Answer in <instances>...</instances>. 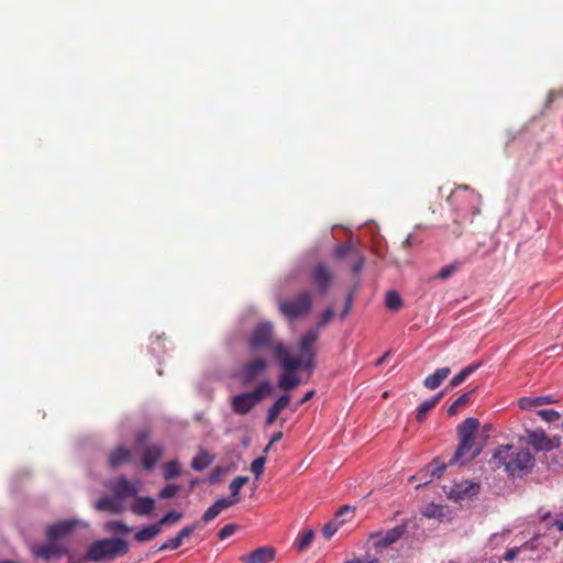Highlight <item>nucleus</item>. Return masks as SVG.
<instances>
[{"label": "nucleus", "instance_id": "nucleus-1", "mask_svg": "<svg viewBox=\"0 0 563 563\" xmlns=\"http://www.w3.org/2000/svg\"><path fill=\"white\" fill-rule=\"evenodd\" d=\"M489 465L493 470L505 467L509 476H525L529 474L536 465L534 455L529 449H517L514 445H499Z\"/></svg>", "mask_w": 563, "mask_h": 563}, {"label": "nucleus", "instance_id": "nucleus-2", "mask_svg": "<svg viewBox=\"0 0 563 563\" xmlns=\"http://www.w3.org/2000/svg\"><path fill=\"white\" fill-rule=\"evenodd\" d=\"M272 354L283 368V373L279 375L277 382L278 387L284 391L296 388L301 382L297 371H303V365L300 364L299 360H291L289 349L283 342H277L272 346Z\"/></svg>", "mask_w": 563, "mask_h": 563}, {"label": "nucleus", "instance_id": "nucleus-3", "mask_svg": "<svg viewBox=\"0 0 563 563\" xmlns=\"http://www.w3.org/2000/svg\"><path fill=\"white\" fill-rule=\"evenodd\" d=\"M128 552L129 543L123 538H103L93 541L88 547L84 560L88 562H111Z\"/></svg>", "mask_w": 563, "mask_h": 563}, {"label": "nucleus", "instance_id": "nucleus-4", "mask_svg": "<svg viewBox=\"0 0 563 563\" xmlns=\"http://www.w3.org/2000/svg\"><path fill=\"white\" fill-rule=\"evenodd\" d=\"M319 335L318 329H309L298 341L297 349L299 354L295 357L291 356V360H299L300 364L303 365V371L309 375L316 368L314 343L319 339Z\"/></svg>", "mask_w": 563, "mask_h": 563}, {"label": "nucleus", "instance_id": "nucleus-5", "mask_svg": "<svg viewBox=\"0 0 563 563\" xmlns=\"http://www.w3.org/2000/svg\"><path fill=\"white\" fill-rule=\"evenodd\" d=\"M312 306L311 295L308 291H302L294 298L280 301V312L290 321L309 313Z\"/></svg>", "mask_w": 563, "mask_h": 563}, {"label": "nucleus", "instance_id": "nucleus-6", "mask_svg": "<svg viewBox=\"0 0 563 563\" xmlns=\"http://www.w3.org/2000/svg\"><path fill=\"white\" fill-rule=\"evenodd\" d=\"M446 497L454 503H470L478 496L481 485L473 481H461L443 487Z\"/></svg>", "mask_w": 563, "mask_h": 563}, {"label": "nucleus", "instance_id": "nucleus-7", "mask_svg": "<svg viewBox=\"0 0 563 563\" xmlns=\"http://www.w3.org/2000/svg\"><path fill=\"white\" fill-rule=\"evenodd\" d=\"M277 342H273V324L271 322H262L254 329L249 344L252 351L269 350Z\"/></svg>", "mask_w": 563, "mask_h": 563}, {"label": "nucleus", "instance_id": "nucleus-8", "mask_svg": "<svg viewBox=\"0 0 563 563\" xmlns=\"http://www.w3.org/2000/svg\"><path fill=\"white\" fill-rule=\"evenodd\" d=\"M87 527L88 523L82 520L68 518L49 525L46 528V538L47 540H57V542H59L62 538L69 536L75 529Z\"/></svg>", "mask_w": 563, "mask_h": 563}, {"label": "nucleus", "instance_id": "nucleus-9", "mask_svg": "<svg viewBox=\"0 0 563 563\" xmlns=\"http://www.w3.org/2000/svg\"><path fill=\"white\" fill-rule=\"evenodd\" d=\"M31 552L36 559L49 561L69 553L66 544L57 542V540H48L47 543H35L31 547Z\"/></svg>", "mask_w": 563, "mask_h": 563}, {"label": "nucleus", "instance_id": "nucleus-10", "mask_svg": "<svg viewBox=\"0 0 563 563\" xmlns=\"http://www.w3.org/2000/svg\"><path fill=\"white\" fill-rule=\"evenodd\" d=\"M481 449L475 448V438L459 437V446L450 460L451 465H463L479 455Z\"/></svg>", "mask_w": 563, "mask_h": 563}, {"label": "nucleus", "instance_id": "nucleus-11", "mask_svg": "<svg viewBox=\"0 0 563 563\" xmlns=\"http://www.w3.org/2000/svg\"><path fill=\"white\" fill-rule=\"evenodd\" d=\"M527 442L537 452H549L560 446V438H549L544 430L536 429L527 432Z\"/></svg>", "mask_w": 563, "mask_h": 563}, {"label": "nucleus", "instance_id": "nucleus-12", "mask_svg": "<svg viewBox=\"0 0 563 563\" xmlns=\"http://www.w3.org/2000/svg\"><path fill=\"white\" fill-rule=\"evenodd\" d=\"M108 487L112 494L124 500L130 497H136L141 487V482L139 478L129 481L125 476H120L117 479L111 481Z\"/></svg>", "mask_w": 563, "mask_h": 563}, {"label": "nucleus", "instance_id": "nucleus-13", "mask_svg": "<svg viewBox=\"0 0 563 563\" xmlns=\"http://www.w3.org/2000/svg\"><path fill=\"white\" fill-rule=\"evenodd\" d=\"M405 532L406 525L401 523L394 527L393 529H389L386 532H374L369 536V538L373 542V545L376 549H384L397 542L404 536Z\"/></svg>", "mask_w": 563, "mask_h": 563}, {"label": "nucleus", "instance_id": "nucleus-14", "mask_svg": "<svg viewBox=\"0 0 563 563\" xmlns=\"http://www.w3.org/2000/svg\"><path fill=\"white\" fill-rule=\"evenodd\" d=\"M256 405V398L250 391L238 394L231 399L232 410L238 415L249 413Z\"/></svg>", "mask_w": 563, "mask_h": 563}, {"label": "nucleus", "instance_id": "nucleus-15", "mask_svg": "<svg viewBox=\"0 0 563 563\" xmlns=\"http://www.w3.org/2000/svg\"><path fill=\"white\" fill-rule=\"evenodd\" d=\"M274 559L275 550L272 547H260L240 558L243 563H269Z\"/></svg>", "mask_w": 563, "mask_h": 563}, {"label": "nucleus", "instance_id": "nucleus-16", "mask_svg": "<svg viewBox=\"0 0 563 563\" xmlns=\"http://www.w3.org/2000/svg\"><path fill=\"white\" fill-rule=\"evenodd\" d=\"M267 368L265 358H256L243 365L241 369V378L244 383L254 380L261 373Z\"/></svg>", "mask_w": 563, "mask_h": 563}, {"label": "nucleus", "instance_id": "nucleus-17", "mask_svg": "<svg viewBox=\"0 0 563 563\" xmlns=\"http://www.w3.org/2000/svg\"><path fill=\"white\" fill-rule=\"evenodd\" d=\"M239 501V498H219L213 505H211L202 515V521L205 523L210 522L217 518L222 510L234 506Z\"/></svg>", "mask_w": 563, "mask_h": 563}, {"label": "nucleus", "instance_id": "nucleus-18", "mask_svg": "<svg viewBox=\"0 0 563 563\" xmlns=\"http://www.w3.org/2000/svg\"><path fill=\"white\" fill-rule=\"evenodd\" d=\"M312 280L318 286L319 290L324 294L330 288L332 275L327 266L320 263L312 272Z\"/></svg>", "mask_w": 563, "mask_h": 563}, {"label": "nucleus", "instance_id": "nucleus-19", "mask_svg": "<svg viewBox=\"0 0 563 563\" xmlns=\"http://www.w3.org/2000/svg\"><path fill=\"white\" fill-rule=\"evenodd\" d=\"M96 507L98 510H106L112 514H121L125 509L123 506V499L114 494L100 498L97 501Z\"/></svg>", "mask_w": 563, "mask_h": 563}, {"label": "nucleus", "instance_id": "nucleus-20", "mask_svg": "<svg viewBox=\"0 0 563 563\" xmlns=\"http://www.w3.org/2000/svg\"><path fill=\"white\" fill-rule=\"evenodd\" d=\"M155 508V500L152 497H143L136 495L134 501L131 504L130 509L134 515L148 516Z\"/></svg>", "mask_w": 563, "mask_h": 563}, {"label": "nucleus", "instance_id": "nucleus-21", "mask_svg": "<svg viewBox=\"0 0 563 563\" xmlns=\"http://www.w3.org/2000/svg\"><path fill=\"white\" fill-rule=\"evenodd\" d=\"M559 400L553 395L537 396V397H522L519 399L518 405L522 410H530L534 407H541L549 404H556Z\"/></svg>", "mask_w": 563, "mask_h": 563}, {"label": "nucleus", "instance_id": "nucleus-22", "mask_svg": "<svg viewBox=\"0 0 563 563\" xmlns=\"http://www.w3.org/2000/svg\"><path fill=\"white\" fill-rule=\"evenodd\" d=\"M539 519L548 529L555 528L563 533V512L552 514L549 510H539Z\"/></svg>", "mask_w": 563, "mask_h": 563}, {"label": "nucleus", "instance_id": "nucleus-23", "mask_svg": "<svg viewBox=\"0 0 563 563\" xmlns=\"http://www.w3.org/2000/svg\"><path fill=\"white\" fill-rule=\"evenodd\" d=\"M163 449L159 445H150L147 446L142 455V464L143 467L147 471H151L158 460L162 457Z\"/></svg>", "mask_w": 563, "mask_h": 563}, {"label": "nucleus", "instance_id": "nucleus-24", "mask_svg": "<svg viewBox=\"0 0 563 563\" xmlns=\"http://www.w3.org/2000/svg\"><path fill=\"white\" fill-rule=\"evenodd\" d=\"M451 369L449 367H441L435 369L434 373L424 378L423 385L427 389H437L450 375Z\"/></svg>", "mask_w": 563, "mask_h": 563}, {"label": "nucleus", "instance_id": "nucleus-25", "mask_svg": "<svg viewBox=\"0 0 563 563\" xmlns=\"http://www.w3.org/2000/svg\"><path fill=\"white\" fill-rule=\"evenodd\" d=\"M289 400H290V396L288 394H285V395H282L267 410V416H266V424L271 426L273 424L279 412L282 410H284L288 404H289Z\"/></svg>", "mask_w": 563, "mask_h": 563}, {"label": "nucleus", "instance_id": "nucleus-26", "mask_svg": "<svg viewBox=\"0 0 563 563\" xmlns=\"http://www.w3.org/2000/svg\"><path fill=\"white\" fill-rule=\"evenodd\" d=\"M131 451L124 446L117 448L109 455V464L112 468H118L131 460Z\"/></svg>", "mask_w": 563, "mask_h": 563}, {"label": "nucleus", "instance_id": "nucleus-27", "mask_svg": "<svg viewBox=\"0 0 563 563\" xmlns=\"http://www.w3.org/2000/svg\"><path fill=\"white\" fill-rule=\"evenodd\" d=\"M162 532L159 525L152 523L150 526L143 527L134 534V540L137 542H147L153 540L156 536Z\"/></svg>", "mask_w": 563, "mask_h": 563}, {"label": "nucleus", "instance_id": "nucleus-28", "mask_svg": "<svg viewBox=\"0 0 563 563\" xmlns=\"http://www.w3.org/2000/svg\"><path fill=\"white\" fill-rule=\"evenodd\" d=\"M479 427V421L476 418H467L457 427L459 437L475 438V432Z\"/></svg>", "mask_w": 563, "mask_h": 563}, {"label": "nucleus", "instance_id": "nucleus-29", "mask_svg": "<svg viewBox=\"0 0 563 563\" xmlns=\"http://www.w3.org/2000/svg\"><path fill=\"white\" fill-rule=\"evenodd\" d=\"M441 397H442V393H439V394L434 395L433 397L423 400L419 405L418 411H417V417H416L418 422H422L424 420L427 412H429L432 408L435 407V405L439 402Z\"/></svg>", "mask_w": 563, "mask_h": 563}, {"label": "nucleus", "instance_id": "nucleus-30", "mask_svg": "<svg viewBox=\"0 0 563 563\" xmlns=\"http://www.w3.org/2000/svg\"><path fill=\"white\" fill-rule=\"evenodd\" d=\"M213 462V455L209 452L201 450L191 461V467L195 471L201 472L206 470Z\"/></svg>", "mask_w": 563, "mask_h": 563}, {"label": "nucleus", "instance_id": "nucleus-31", "mask_svg": "<svg viewBox=\"0 0 563 563\" xmlns=\"http://www.w3.org/2000/svg\"><path fill=\"white\" fill-rule=\"evenodd\" d=\"M481 365L482 363H476L464 367L451 379L450 385L452 387L460 386L470 375H472L477 368H479Z\"/></svg>", "mask_w": 563, "mask_h": 563}, {"label": "nucleus", "instance_id": "nucleus-32", "mask_svg": "<svg viewBox=\"0 0 563 563\" xmlns=\"http://www.w3.org/2000/svg\"><path fill=\"white\" fill-rule=\"evenodd\" d=\"M273 391H274V387H273L272 383L268 380H264V382L260 383L256 386V388L250 393L252 394V396L254 398H256V401L258 404L264 397L271 396L273 394Z\"/></svg>", "mask_w": 563, "mask_h": 563}, {"label": "nucleus", "instance_id": "nucleus-33", "mask_svg": "<svg viewBox=\"0 0 563 563\" xmlns=\"http://www.w3.org/2000/svg\"><path fill=\"white\" fill-rule=\"evenodd\" d=\"M104 530L113 534H126L132 531V527L119 520H111L104 523Z\"/></svg>", "mask_w": 563, "mask_h": 563}, {"label": "nucleus", "instance_id": "nucleus-34", "mask_svg": "<svg viewBox=\"0 0 563 563\" xmlns=\"http://www.w3.org/2000/svg\"><path fill=\"white\" fill-rule=\"evenodd\" d=\"M180 475V464L178 461H169L164 464L163 476L166 481L174 479Z\"/></svg>", "mask_w": 563, "mask_h": 563}, {"label": "nucleus", "instance_id": "nucleus-35", "mask_svg": "<svg viewBox=\"0 0 563 563\" xmlns=\"http://www.w3.org/2000/svg\"><path fill=\"white\" fill-rule=\"evenodd\" d=\"M385 305L389 310L396 311L402 306V299L397 291L389 290L385 296Z\"/></svg>", "mask_w": 563, "mask_h": 563}, {"label": "nucleus", "instance_id": "nucleus-36", "mask_svg": "<svg viewBox=\"0 0 563 563\" xmlns=\"http://www.w3.org/2000/svg\"><path fill=\"white\" fill-rule=\"evenodd\" d=\"M249 482L247 476H238L235 477L229 486L231 497L230 498H238L241 488Z\"/></svg>", "mask_w": 563, "mask_h": 563}, {"label": "nucleus", "instance_id": "nucleus-37", "mask_svg": "<svg viewBox=\"0 0 563 563\" xmlns=\"http://www.w3.org/2000/svg\"><path fill=\"white\" fill-rule=\"evenodd\" d=\"M334 317V309L332 307L327 308L320 319L317 321L316 325L311 329H318V333L320 334V330L327 325V323Z\"/></svg>", "mask_w": 563, "mask_h": 563}, {"label": "nucleus", "instance_id": "nucleus-38", "mask_svg": "<svg viewBox=\"0 0 563 563\" xmlns=\"http://www.w3.org/2000/svg\"><path fill=\"white\" fill-rule=\"evenodd\" d=\"M470 395L471 393H464L460 397H457L449 407L448 413L450 416H454L457 412L459 408L470 400Z\"/></svg>", "mask_w": 563, "mask_h": 563}, {"label": "nucleus", "instance_id": "nucleus-39", "mask_svg": "<svg viewBox=\"0 0 563 563\" xmlns=\"http://www.w3.org/2000/svg\"><path fill=\"white\" fill-rule=\"evenodd\" d=\"M183 517V514L176 510H172L163 516L156 523L159 525V528L164 525L175 523Z\"/></svg>", "mask_w": 563, "mask_h": 563}, {"label": "nucleus", "instance_id": "nucleus-40", "mask_svg": "<svg viewBox=\"0 0 563 563\" xmlns=\"http://www.w3.org/2000/svg\"><path fill=\"white\" fill-rule=\"evenodd\" d=\"M538 416L547 422H555L560 419L561 415L553 409H540L537 411Z\"/></svg>", "mask_w": 563, "mask_h": 563}, {"label": "nucleus", "instance_id": "nucleus-41", "mask_svg": "<svg viewBox=\"0 0 563 563\" xmlns=\"http://www.w3.org/2000/svg\"><path fill=\"white\" fill-rule=\"evenodd\" d=\"M355 252L354 245L352 243H341L334 247V256L338 258H342L346 256L350 252Z\"/></svg>", "mask_w": 563, "mask_h": 563}, {"label": "nucleus", "instance_id": "nucleus-42", "mask_svg": "<svg viewBox=\"0 0 563 563\" xmlns=\"http://www.w3.org/2000/svg\"><path fill=\"white\" fill-rule=\"evenodd\" d=\"M265 462L266 459L264 456H258L251 463V471L256 478L263 474Z\"/></svg>", "mask_w": 563, "mask_h": 563}, {"label": "nucleus", "instance_id": "nucleus-43", "mask_svg": "<svg viewBox=\"0 0 563 563\" xmlns=\"http://www.w3.org/2000/svg\"><path fill=\"white\" fill-rule=\"evenodd\" d=\"M179 486L176 484H168L159 492V498L169 499L177 495Z\"/></svg>", "mask_w": 563, "mask_h": 563}, {"label": "nucleus", "instance_id": "nucleus-44", "mask_svg": "<svg viewBox=\"0 0 563 563\" xmlns=\"http://www.w3.org/2000/svg\"><path fill=\"white\" fill-rule=\"evenodd\" d=\"M312 539H313L312 530H308V531L303 532L297 541L298 550L301 551V550L306 549L307 547H309L312 542Z\"/></svg>", "mask_w": 563, "mask_h": 563}, {"label": "nucleus", "instance_id": "nucleus-45", "mask_svg": "<svg viewBox=\"0 0 563 563\" xmlns=\"http://www.w3.org/2000/svg\"><path fill=\"white\" fill-rule=\"evenodd\" d=\"M431 467V476L440 477L443 472L446 470V464L441 462L439 459H434L430 465Z\"/></svg>", "mask_w": 563, "mask_h": 563}, {"label": "nucleus", "instance_id": "nucleus-46", "mask_svg": "<svg viewBox=\"0 0 563 563\" xmlns=\"http://www.w3.org/2000/svg\"><path fill=\"white\" fill-rule=\"evenodd\" d=\"M183 541L180 540V538L178 536L174 537V538H169L165 541V543H163L158 551H164V550H177L180 545H181Z\"/></svg>", "mask_w": 563, "mask_h": 563}, {"label": "nucleus", "instance_id": "nucleus-47", "mask_svg": "<svg viewBox=\"0 0 563 563\" xmlns=\"http://www.w3.org/2000/svg\"><path fill=\"white\" fill-rule=\"evenodd\" d=\"M238 530V526L234 523L225 525L218 533L220 540H225L227 538L233 536Z\"/></svg>", "mask_w": 563, "mask_h": 563}, {"label": "nucleus", "instance_id": "nucleus-48", "mask_svg": "<svg viewBox=\"0 0 563 563\" xmlns=\"http://www.w3.org/2000/svg\"><path fill=\"white\" fill-rule=\"evenodd\" d=\"M340 523L335 521L328 522L322 528V533L325 539H330L338 531Z\"/></svg>", "mask_w": 563, "mask_h": 563}, {"label": "nucleus", "instance_id": "nucleus-49", "mask_svg": "<svg viewBox=\"0 0 563 563\" xmlns=\"http://www.w3.org/2000/svg\"><path fill=\"white\" fill-rule=\"evenodd\" d=\"M456 264L444 266L438 272L435 277L440 279H446L453 275V273L456 271Z\"/></svg>", "mask_w": 563, "mask_h": 563}, {"label": "nucleus", "instance_id": "nucleus-50", "mask_svg": "<svg viewBox=\"0 0 563 563\" xmlns=\"http://www.w3.org/2000/svg\"><path fill=\"white\" fill-rule=\"evenodd\" d=\"M223 473H224V468H222L220 466L213 468L212 472L208 476V482L210 484L219 483Z\"/></svg>", "mask_w": 563, "mask_h": 563}, {"label": "nucleus", "instance_id": "nucleus-51", "mask_svg": "<svg viewBox=\"0 0 563 563\" xmlns=\"http://www.w3.org/2000/svg\"><path fill=\"white\" fill-rule=\"evenodd\" d=\"M510 530H504L501 533H494L489 538V543L494 544L495 547L499 545L504 542L506 536H508Z\"/></svg>", "mask_w": 563, "mask_h": 563}, {"label": "nucleus", "instance_id": "nucleus-52", "mask_svg": "<svg viewBox=\"0 0 563 563\" xmlns=\"http://www.w3.org/2000/svg\"><path fill=\"white\" fill-rule=\"evenodd\" d=\"M521 552V547L510 548L506 551L503 556L504 561L510 562L512 561L519 553Z\"/></svg>", "mask_w": 563, "mask_h": 563}, {"label": "nucleus", "instance_id": "nucleus-53", "mask_svg": "<svg viewBox=\"0 0 563 563\" xmlns=\"http://www.w3.org/2000/svg\"><path fill=\"white\" fill-rule=\"evenodd\" d=\"M352 301H353V295L349 294L345 298L344 308L341 312V319H345L346 316L350 313L351 307H352Z\"/></svg>", "mask_w": 563, "mask_h": 563}, {"label": "nucleus", "instance_id": "nucleus-54", "mask_svg": "<svg viewBox=\"0 0 563 563\" xmlns=\"http://www.w3.org/2000/svg\"><path fill=\"white\" fill-rule=\"evenodd\" d=\"M196 528L197 526L195 523L186 526L178 532L177 536L180 538L181 541H184V539L188 538L196 530Z\"/></svg>", "mask_w": 563, "mask_h": 563}, {"label": "nucleus", "instance_id": "nucleus-55", "mask_svg": "<svg viewBox=\"0 0 563 563\" xmlns=\"http://www.w3.org/2000/svg\"><path fill=\"white\" fill-rule=\"evenodd\" d=\"M355 255H356V262L353 264L352 271H353V273L357 274L363 268L365 260H364V256L361 255L358 251H355Z\"/></svg>", "mask_w": 563, "mask_h": 563}, {"label": "nucleus", "instance_id": "nucleus-56", "mask_svg": "<svg viewBox=\"0 0 563 563\" xmlns=\"http://www.w3.org/2000/svg\"><path fill=\"white\" fill-rule=\"evenodd\" d=\"M345 563H380V562L377 559L366 556V558L354 559V560L347 561Z\"/></svg>", "mask_w": 563, "mask_h": 563}, {"label": "nucleus", "instance_id": "nucleus-57", "mask_svg": "<svg viewBox=\"0 0 563 563\" xmlns=\"http://www.w3.org/2000/svg\"><path fill=\"white\" fill-rule=\"evenodd\" d=\"M438 506L434 504H431L427 507L424 511V516L432 518L437 516Z\"/></svg>", "mask_w": 563, "mask_h": 563}, {"label": "nucleus", "instance_id": "nucleus-58", "mask_svg": "<svg viewBox=\"0 0 563 563\" xmlns=\"http://www.w3.org/2000/svg\"><path fill=\"white\" fill-rule=\"evenodd\" d=\"M316 391L313 389L307 391L303 397L299 400L298 405H303L306 404L307 401H309L313 396H314Z\"/></svg>", "mask_w": 563, "mask_h": 563}, {"label": "nucleus", "instance_id": "nucleus-59", "mask_svg": "<svg viewBox=\"0 0 563 563\" xmlns=\"http://www.w3.org/2000/svg\"><path fill=\"white\" fill-rule=\"evenodd\" d=\"M391 354V351H387L384 355H382L376 362V366H380Z\"/></svg>", "mask_w": 563, "mask_h": 563}, {"label": "nucleus", "instance_id": "nucleus-60", "mask_svg": "<svg viewBox=\"0 0 563 563\" xmlns=\"http://www.w3.org/2000/svg\"><path fill=\"white\" fill-rule=\"evenodd\" d=\"M415 243V239L412 234H409L406 240L404 241L402 245L405 247H410Z\"/></svg>", "mask_w": 563, "mask_h": 563}, {"label": "nucleus", "instance_id": "nucleus-61", "mask_svg": "<svg viewBox=\"0 0 563 563\" xmlns=\"http://www.w3.org/2000/svg\"><path fill=\"white\" fill-rule=\"evenodd\" d=\"M283 438V433L282 432H275L272 437H271V441H269V445L279 441L280 439Z\"/></svg>", "mask_w": 563, "mask_h": 563}, {"label": "nucleus", "instance_id": "nucleus-62", "mask_svg": "<svg viewBox=\"0 0 563 563\" xmlns=\"http://www.w3.org/2000/svg\"><path fill=\"white\" fill-rule=\"evenodd\" d=\"M345 512H352V508L350 506H343L336 514V517L344 515Z\"/></svg>", "mask_w": 563, "mask_h": 563}, {"label": "nucleus", "instance_id": "nucleus-63", "mask_svg": "<svg viewBox=\"0 0 563 563\" xmlns=\"http://www.w3.org/2000/svg\"><path fill=\"white\" fill-rule=\"evenodd\" d=\"M556 98H558L556 92L555 91H550L549 95H548V102H552Z\"/></svg>", "mask_w": 563, "mask_h": 563}, {"label": "nucleus", "instance_id": "nucleus-64", "mask_svg": "<svg viewBox=\"0 0 563 563\" xmlns=\"http://www.w3.org/2000/svg\"><path fill=\"white\" fill-rule=\"evenodd\" d=\"M471 195H472V199L474 201H478L481 199V197L477 194H475V192H472Z\"/></svg>", "mask_w": 563, "mask_h": 563}]
</instances>
